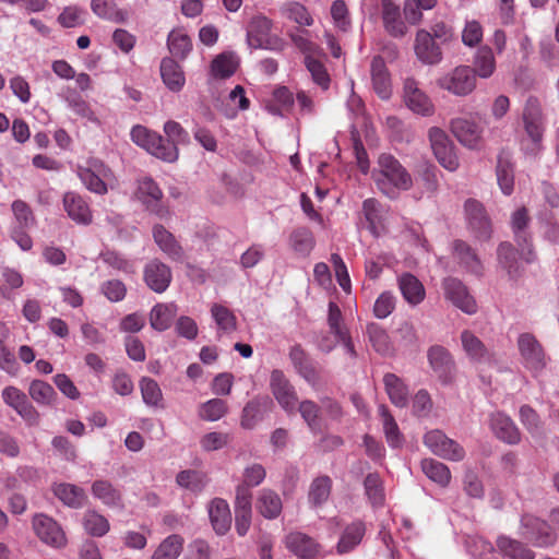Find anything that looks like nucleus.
<instances>
[{
    "label": "nucleus",
    "instance_id": "774afa93",
    "mask_svg": "<svg viewBox=\"0 0 559 559\" xmlns=\"http://www.w3.org/2000/svg\"><path fill=\"white\" fill-rule=\"evenodd\" d=\"M520 420L533 437L543 435V426L538 414L528 405L520 408Z\"/></svg>",
    "mask_w": 559,
    "mask_h": 559
},
{
    "label": "nucleus",
    "instance_id": "6e6552de",
    "mask_svg": "<svg viewBox=\"0 0 559 559\" xmlns=\"http://www.w3.org/2000/svg\"><path fill=\"white\" fill-rule=\"evenodd\" d=\"M270 389L278 405L287 414L296 412L298 404L297 392L282 370L274 369L271 372Z\"/></svg>",
    "mask_w": 559,
    "mask_h": 559
},
{
    "label": "nucleus",
    "instance_id": "473e14b6",
    "mask_svg": "<svg viewBox=\"0 0 559 559\" xmlns=\"http://www.w3.org/2000/svg\"><path fill=\"white\" fill-rule=\"evenodd\" d=\"M160 76L164 84L171 92H179L186 83L181 67L170 58H164L160 62Z\"/></svg>",
    "mask_w": 559,
    "mask_h": 559
},
{
    "label": "nucleus",
    "instance_id": "09e8293b",
    "mask_svg": "<svg viewBox=\"0 0 559 559\" xmlns=\"http://www.w3.org/2000/svg\"><path fill=\"white\" fill-rule=\"evenodd\" d=\"M207 477L203 472L195 469H186L178 473L176 483L179 487L191 492H201L207 485Z\"/></svg>",
    "mask_w": 559,
    "mask_h": 559
},
{
    "label": "nucleus",
    "instance_id": "7c9ffc66",
    "mask_svg": "<svg viewBox=\"0 0 559 559\" xmlns=\"http://www.w3.org/2000/svg\"><path fill=\"white\" fill-rule=\"evenodd\" d=\"M366 533V525L362 521H354L348 524L337 543V552L338 554H347L355 549L362 540Z\"/></svg>",
    "mask_w": 559,
    "mask_h": 559
},
{
    "label": "nucleus",
    "instance_id": "bb28decb",
    "mask_svg": "<svg viewBox=\"0 0 559 559\" xmlns=\"http://www.w3.org/2000/svg\"><path fill=\"white\" fill-rule=\"evenodd\" d=\"M92 496L109 508H122V495L112 483L107 479H97L91 486Z\"/></svg>",
    "mask_w": 559,
    "mask_h": 559
},
{
    "label": "nucleus",
    "instance_id": "c756f323",
    "mask_svg": "<svg viewBox=\"0 0 559 559\" xmlns=\"http://www.w3.org/2000/svg\"><path fill=\"white\" fill-rule=\"evenodd\" d=\"M286 546L295 555L304 559L314 558L319 552L318 544L309 536L296 532L286 537Z\"/></svg>",
    "mask_w": 559,
    "mask_h": 559
},
{
    "label": "nucleus",
    "instance_id": "dca6fc26",
    "mask_svg": "<svg viewBox=\"0 0 559 559\" xmlns=\"http://www.w3.org/2000/svg\"><path fill=\"white\" fill-rule=\"evenodd\" d=\"M272 22L263 15L254 16L247 29V43L254 49H269L273 44L271 36Z\"/></svg>",
    "mask_w": 559,
    "mask_h": 559
},
{
    "label": "nucleus",
    "instance_id": "6e6d98bb",
    "mask_svg": "<svg viewBox=\"0 0 559 559\" xmlns=\"http://www.w3.org/2000/svg\"><path fill=\"white\" fill-rule=\"evenodd\" d=\"M366 495L374 508L384 504L385 495L382 480L378 474H368L364 481Z\"/></svg>",
    "mask_w": 559,
    "mask_h": 559
},
{
    "label": "nucleus",
    "instance_id": "603ef678",
    "mask_svg": "<svg viewBox=\"0 0 559 559\" xmlns=\"http://www.w3.org/2000/svg\"><path fill=\"white\" fill-rule=\"evenodd\" d=\"M91 10L100 19L121 23L126 20V13L118 9L114 0H92Z\"/></svg>",
    "mask_w": 559,
    "mask_h": 559
},
{
    "label": "nucleus",
    "instance_id": "79ce46f5",
    "mask_svg": "<svg viewBox=\"0 0 559 559\" xmlns=\"http://www.w3.org/2000/svg\"><path fill=\"white\" fill-rule=\"evenodd\" d=\"M82 525L86 534L103 537L110 530L109 521L95 510H86L82 516Z\"/></svg>",
    "mask_w": 559,
    "mask_h": 559
},
{
    "label": "nucleus",
    "instance_id": "052dcab7",
    "mask_svg": "<svg viewBox=\"0 0 559 559\" xmlns=\"http://www.w3.org/2000/svg\"><path fill=\"white\" fill-rule=\"evenodd\" d=\"M100 259L106 265L112 267L116 271L122 272L124 274H133L135 272L133 261L127 259L124 255L117 251L106 250L100 253Z\"/></svg>",
    "mask_w": 559,
    "mask_h": 559
},
{
    "label": "nucleus",
    "instance_id": "aec40b11",
    "mask_svg": "<svg viewBox=\"0 0 559 559\" xmlns=\"http://www.w3.org/2000/svg\"><path fill=\"white\" fill-rule=\"evenodd\" d=\"M451 131L459 142L468 148H477L480 144L481 129L472 120L465 118L453 119Z\"/></svg>",
    "mask_w": 559,
    "mask_h": 559
},
{
    "label": "nucleus",
    "instance_id": "4c0bfd02",
    "mask_svg": "<svg viewBox=\"0 0 559 559\" xmlns=\"http://www.w3.org/2000/svg\"><path fill=\"white\" fill-rule=\"evenodd\" d=\"M472 69L480 79H489L495 73L496 58L490 47L483 46L476 51Z\"/></svg>",
    "mask_w": 559,
    "mask_h": 559
},
{
    "label": "nucleus",
    "instance_id": "5701e85b",
    "mask_svg": "<svg viewBox=\"0 0 559 559\" xmlns=\"http://www.w3.org/2000/svg\"><path fill=\"white\" fill-rule=\"evenodd\" d=\"M415 53L417 58L427 64H437L442 59L440 47L435 43L431 34L419 29L415 38Z\"/></svg>",
    "mask_w": 559,
    "mask_h": 559
},
{
    "label": "nucleus",
    "instance_id": "0eeeda50",
    "mask_svg": "<svg viewBox=\"0 0 559 559\" xmlns=\"http://www.w3.org/2000/svg\"><path fill=\"white\" fill-rule=\"evenodd\" d=\"M428 138L438 162L445 169L455 171L459 168L460 163L454 151V145L448 134L442 129L432 127L428 131Z\"/></svg>",
    "mask_w": 559,
    "mask_h": 559
},
{
    "label": "nucleus",
    "instance_id": "cd10ccee",
    "mask_svg": "<svg viewBox=\"0 0 559 559\" xmlns=\"http://www.w3.org/2000/svg\"><path fill=\"white\" fill-rule=\"evenodd\" d=\"M496 176L501 192L504 195L512 194L514 189V165L509 153L501 152L498 155Z\"/></svg>",
    "mask_w": 559,
    "mask_h": 559
},
{
    "label": "nucleus",
    "instance_id": "a878e982",
    "mask_svg": "<svg viewBox=\"0 0 559 559\" xmlns=\"http://www.w3.org/2000/svg\"><path fill=\"white\" fill-rule=\"evenodd\" d=\"M53 495L67 507L82 508L87 499L83 488L69 483H56L52 485Z\"/></svg>",
    "mask_w": 559,
    "mask_h": 559
},
{
    "label": "nucleus",
    "instance_id": "9b49d317",
    "mask_svg": "<svg viewBox=\"0 0 559 559\" xmlns=\"http://www.w3.org/2000/svg\"><path fill=\"white\" fill-rule=\"evenodd\" d=\"M518 346L524 366L534 373L546 367V357L539 342L532 334L524 333L519 336Z\"/></svg>",
    "mask_w": 559,
    "mask_h": 559
},
{
    "label": "nucleus",
    "instance_id": "9d476101",
    "mask_svg": "<svg viewBox=\"0 0 559 559\" xmlns=\"http://www.w3.org/2000/svg\"><path fill=\"white\" fill-rule=\"evenodd\" d=\"M403 100L405 106L416 115L429 117L435 112L432 100L413 78H407L404 81Z\"/></svg>",
    "mask_w": 559,
    "mask_h": 559
},
{
    "label": "nucleus",
    "instance_id": "c03bdc74",
    "mask_svg": "<svg viewBox=\"0 0 559 559\" xmlns=\"http://www.w3.org/2000/svg\"><path fill=\"white\" fill-rule=\"evenodd\" d=\"M378 411L382 419V427L386 442L392 448H400L403 444L404 438L394 417L390 414L389 408L383 404L379 406Z\"/></svg>",
    "mask_w": 559,
    "mask_h": 559
},
{
    "label": "nucleus",
    "instance_id": "2eb2a0df",
    "mask_svg": "<svg viewBox=\"0 0 559 559\" xmlns=\"http://www.w3.org/2000/svg\"><path fill=\"white\" fill-rule=\"evenodd\" d=\"M528 223L530 217L525 207H520L512 213L511 228L514 234V239L521 248L525 261L531 263L534 260V252L531 248V237L526 231Z\"/></svg>",
    "mask_w": 559,
    "mask_h": 559
},
{
    "label": "nucleus",
    "instance_id": "a211bd4d",
    "mask_svg": "<svg viewBox=\"0 0 559 559\" xmlns=\"http://www.w3.org/2000/svg\"><path fill=\"white\" fill-rule=\"evenodd\" d=\"M464 207L468 225L476 236L480 239H488L491 234V226L483 204L469 199L465 202Z\"/></svg>",
    "mask_w": 559,
    "mask_h": 559
},
{
    "label": "nucleus",
    "instance_id": "ddd939ff",
    "mask_svg": "<svg viewBox=\"0 0 559 559\" xmlns=\"http://www.w3.org/2000/svg\"><path fill=\"white\" fill-rule=\"evenodd\" d=\"M136 199L152 213L160 218L166 217L169 212L160 201L163 192L156 182L151 178H143L138 182V189L135 192Z\"/></svg>",
    "mask_w": 559,
    "mask_h": 559
},
{
    "label": "nucleus",
    "instance_id": "3c124183",
    "mask_svg": "<svg viewBox=\"0 0 559 559\" xmlns=\"http://www.w3.org/2000/svg\"><path fill=\"white\" fill-rule=\"evenodd\" d=\"M421 471L432 481L444 487L450 483L451 473L447 465L433 459L421 461Z\"/></svg>",
    "mask_w": 559,
    "mask_h": 559
},
{
    "label": "nucleus",
    "instance_id": "ea45409f",
    "mask_svg": "<svg viewBox=\"0 0 559 559\" xmlns=\"http://www.w3.org/2000/svg\"><path fill=\"white\" fill-rule=\"evenodd\" d=\"M185 539L181 535L171 534L156 547L151 559H178L183 549Z\"/></svg>",
    "mask_w": 559,
    "mask_h": 559
},
{
    "label": "nucleus",
    "instance_id": "bf43d9fd",
    "mask_svg": "<svg viewBox=\"0 0 559 559\" xmlns=\"http://www.w3.org/2000/svg\"><path fill=\"white\" fill-rule=\"evenodd\" d=\"M305 66L311 74L312 81L323 91H326L330 86L331 79L324 64L312 56H306Z\"/></svg>",
    "mask_w": 559,
    "mask_h": 559
},
{
    "label": "nucleus",
    "instance_id": "f3484780",
    "mask_svg": "<svg viewBox=\"0 0 559 559\" xmlns=\"http://www.w3.org/2000/svg\"><path fill=\"white\" fill-rule=\"evenodd\" d=\"M427 357L437 377L443 383L451 381L455 365L450 352L443 346L433 345L428 349Z\"/></svg>",
    "mask_w": 559,
    "mask_h": 559
},
{
    "label": "nucleus",
    "instance_id": "f704fd0d",
    "mask_svg": "<svg viewBox=\"0 0 559 559\" xmlns=\"http://www.w3.org/2000/svg\"><path fill=\"white\" fill-rule=\"evenodd\" d=\"M385 392L396 407H406L408 405V388L404 381L394 373H386L383 377Z\"/></svg>",
    "mask_w": 559,
    "mask_h": 559
},
{
    "label": "nucleus",
    "instance_id": "f03ea898",
    "mask_svg": "<svg viewBox=\"0 0 559 559\" xmlns=\"http://www.w3.org/2000/svg\"><path fill=\"white\" fill-rule=\"evenodd\" d=\"M524 135L520 140V148L527 156H536L543 150L545 120L540 103L535 97L526 100L523 109Z\"/></svg>",
    "mask_w": 559,
    "mask_h": 559
},
{
    "label": "nucleus",
    "instance_id": "39448f33",
    "mask_svg": "<svg viewBox=\"0 0 559 559\" xmlns=\"http://www.w3.org/2000/svg\"><path fill=\"white\" fill-rule=\"evenodd\" d=\"M78 176L85 188L96 194H106L114 180L111 169L99 159H91L86 167H79Z\"/></svg>",
    "mask_w": 559,
    "mask_h": 559
},
{
    "label": "nucleus",
    "instance_id": "a19ab883",
    "mask_svg": "<svg viewBox=\"0 0 559 559\" xmlns=\"http://www.w3.org/2000/svg\"><path fill=\"white\" fill-rule=\"evenodd\" d=\"M290 248L300 257H308L314 248L316 240L307 227H298L289 236Z\"/></svg>",
    "mask_w": 559,
    "mask_h": 559
},
{
    "label": "nucleus",
    "instance_id": "393cba45",
    "mask_svg": "<svg viewBox=\"0 0 559 559\" xmlns=\"http://www.w3.org/2000/svg\"><path fill=\"white\" fill-rule=\"evenodd\" d=\"M490 427L493 433L509 444H516L521 440V433L514 421L503 413H495L490 418Z\"/></svg>",
    "mask_w": 559,
    "mask_h": 559
},
{
    "label": "nucleus",
    "instance_id": "338daca9",
    "mask_svg": "<svg viewBox=\"0 0 559 559\" xmlns=\"http://www.w3.org/2000/svg\"><path fill=\"white\" fill-rule=\"evenodd\" d=\"M28 393L36 403L41 405L50 404L56 396L53 388L41 380H34L29 385Z\"/></svg>",
    "mask_w": 559,
    "mask_h": 559
},
{
    "label": "nucleus",
    "instance_id": "0e129e2a",
    "mask_svg": "<svg viewBox=\"0 0 559 559\" xmlns=\"http://www.w3.org/2000/svg\"><path fill=\"white\" fill-rule=\"evenodd\" d=\"M237 62L231 55L222 53L217 56L211 64V72L214 78L226 79L236 71Z\"/></svg>",
    "mask_w": 559,
    "mask_h": 559
},
{
    "label": "nucleus",
    "instance_id": "72a5a7b5",
    "mask_svg": "<svg viewBox=\"0 0 559 559\" xmlns=\"http://www.w3.org/2000/svg\"><path fill=\"white\" fill-rule=\"evenodd\" d=\"M209 515L215 532L219 535L225 534L231 523V515L228 503L219 498L212 500L209 507Z\"/></svg>",
    "mask_w": 559,
    "mask_h": 559
},
{
    "label": "nucleus",
    "instance_id": "6ab92c4d",
    "mask_svg": "<svg viewBox=\"0 0 559 559\" xmlns=\"http://www.w3.org/2000/svg\"><path fill=\"white\" fill-rule=\"evenodd\" d=\"M173 278L171 270L158 260L150 261L144 267V281L155 293H164Z\"/></svg>",
    "mask_w": 559,
    "mask_h": 559
},
{
    "label": "nucleus",
    "instance_id": "de8ad7c7",
    "mask_svg": "<svg viewBox=\"0 0 559 559\" xmlns=\"http://www.w3.org/2000/svg\"><path fill=\"white\" fill-rule=\"evenodd\" d=\"M64 100L68 107L81 118L86 119L87 121L99 124V120L91 109L87 102L83 99V97L75 91L68 88L67 94L64 96Z\"/></svg>",
    "mask_w": 559,
    "mask_h": 559
},
{
    "label": "nucleus",
    "instance_id": "58836bf2",
    "mask_svg": "<svg viewBox=\"0 0 559 559\" xmlns=\"http://www.w3.org/2000/svg\"><path fill=\"white\" fill-rule=\"evenodd\" d=\"M453 253L459 263L468 272L476 275L481 274L483 266L480 260L467 243L462 240L454 241Z\"/></svg>",
    "mask_w": 559,
    "mask_h": 559
},
{
    "label": "nucleus",
    "instance_id": "c9c22d12",
    "mask_svg": "<svg viewBox=\"0 0 559 559\" xmlns=\"http://www.w3.org/2000/svg\"><path fill=\"white\" fill-rule=\"evenodd\" d=\"M177 311L178 308L174 302L155 305L150 311L151 326L158 332L166 331L170 328Z\"/></svg>",
    "mask_w": 559,
    "mask_h": 559
},
{
    "label": "nucleus",
    "instance_id": "a18cd8bd",
    "mask_svg": "<svg viewBox=\"0 0 559 559\" xmlns=\"http://www.w3.org/2000/svg\"><path fill=\"white\" fill-rule=\"evenodd\" d=\"M498 260L511 280L519 277L520 265L518 262V251L510 242L500 243L498 247Z\"/></svg>",
    "mask_w": 559,
    "mask_h": 559
},
{
    "label": "nucleus",
    "instance_id": "423d86ee",
    "mask_svg": "<svg viewBox=\"0 0 559 559\" xmlns=\"http://www.w3.org/2000/svg\"><path fill=\"white\" fill-rule=\"evenodd\" d=\"M32 526L36 536L52 548H63L67 536L61 525L51 516L38 513L33 516Z\"/></svg>",
    "mask_w": 559,
    "mask_h": 559
},
{
    "label": "nucleus",
    "instance_id": "7ed1b4c3",
    "mask_svg": "<svg viewBox=\"0 0 559 559\" xmlns=\"http://www.w3.org/2000/svg\"><path fill=\"white\" fill-rule=\"evenodd\" d=\"M130 134L136 145L145 148L153 156L168 163L177 160L178 148L174 143L166 142L156 132H152L143 126H134Z\"/></svg>",
    "mask_w": 559,
    "mask_h": 559
},
{
    "label": "nucleus",
    "instance_id": "1a4fd4ad",
    "mask_svg": "<svg viewBox=\"0 0 559 559\" xmlns=\"http://www.w3.org/2000/svg\"><path fill=\"white\" fill-rule=\"evenodd\" d=\"M443 295L454 307L467 314L477 312V302L469 294L466 285L456 277H445L442 281Z\"/></svg>",
    "mask_w": 559,
    "mask_h": 559
},
{
    "label": "nucleus",
    "instance_id": "4be33fe9",
    "mask_svg": "<svg viewBox=\"0 0 559 559\" xmlns=\"http://www.w3.org/2000/svg\"><path fill=\"white\" fill-rule=\"evenodd\" d=\"M63 209L68 216L79 225H90L93 219L92 211L87 202L76 192H66L63 195Z\"/></svg>",
    "mask_w": 559,
    "mask_h": 559
},
{
    "label": "nucleus",
    "instance_id": "13d9d810",
    "mask_svg": "<svg viewBox=\"0 0 559 559\" xmlns=\"http://www.w3.org/2000/svg\"><path fill=\"white\" fill-rule=\"evenodd\" d=\"M369 342L376 352L381 355H388L391 352V342L386 331L377 323L367 325Z\"/></svg>",
    "mask_w": 559,
    "mask_h": 559
},
{
    "label": "nucleus",
    "instance_id": "f257e3e1",
    "mask_svg": "<svg viewBox=\"0 0 559 559\" xmlns=\"http://www.w3.org/2000/svg\"><path fill=\"white\" fill-rule=\"evenodd\" d=\"M371 177L377 188L390 199L396 198L400 191L408 190L413 186L409 173L390 154L379 156Z\"/></svg>",
    "mask_w": 559,
    "mask_h": 559
},
{
    "label": "nucleus",
    "instance_id": "f8f14e48",
    "mask_svg": "<svg viewBox=\"0 0 559 559\" xmlns=\"http://www.w3.org/2000/svg\"><path fill=\"white\" fill-rule=\"evenodd\" d=\"M522 535L532 540L537 547H548L556 543L557 536L551 527L543 520L526 514L521 520Z\"/></svg>",
    "mask_w": 559,
    "mask_h": 559
},
{
    "label": "nucleus",
    "instance_id": "e2e57ef3",
    "mask_svg": "<svg viewBox=\"0 0 559 559\" xmlns=\"http://www.w3.org/2000/svg\"><path fill=\"white\" fill-rule=\"evenodd\" d=\"M227 403L221 399H212L200 406L199 416L207 421H216L227 414Z\"/></svg>",
    "mask_w": 559,
    "mask_h": 559
},
{
    "label": "nucleus",
    "instance_id": "680f3d73",
    "mask_svg": "<svg viewBox=\"0 0 559 559\" xmlns=\"http://www.w3.org/2000/svg\"><path fill=\"white\" fill-rule=\"evenodd\" d=\"M263 419L262 404L254 399L248 402L241 414L240 425L243 429H253Z\"/></svg>",
    "mask_w": 559,
    "mask_h": 559
},
{
    "label": "nucleus",
    "instance_id": "b1692460",
    "mask_svg": "<svg viewBox=\"0 0 559 559\" xmlns=\"http://www.w3.org/2000/svg\"><path fill=\"white\" fill-rule=\"evenodd\" d=\"M372 86L381 99H389L392 94L390 73L382 57H373L370 66Z\"/></svg>",
    "mask_w": 559,
    "mask_h": 559
},
{
    "label": "nucleus",
    "instance_id": "2f4dec72",
    "mask_svg": "<svg viewBox=\"0 0 559 559\" xmlns=\"http://www.w3.org/2000/svg\"><path fill=\"white\" fill-rule=\"evenodd\" d=\"M362 213L368 223L369 231L379 237L384 233V211L380 202L376 199H367L362 202Z\"/></svg>",
    "mask_w": 559,
    "mask_h": 559
},
{
    "label": "nucleus",
    "instance_id": "69168bd1",
    "mask_svg": "<svg viewBox=\"0 0 559 559\" xmlns=\"http://www.w3.org/2000/svg\"><path fill=\"white\" fill-rule=\"evenodd\" d=\"M300 416L306 421L311 431L320 430V406L311 400L301 401L297 404Z\"/></svg>",
    "mask_w": 559,
    "mask_h": 559
},
{
    "label": "nucleus",
    "instance_id": "412c9836",
    "mask_svg": "<svg viewBox=\"0 0 559 559\" xmlns=\"http://www.w3.org/2000/svg\"><path fill=\"white\" fill-rule=\"evenodd\" d=\"M381 16L384 29L393 37H403L407 27L401 16L400 5L394 0H381Z\"/></svg>",
    "mask_w": 559,
    "mask_h": 559
},
{
    "label": "nucleus",
    "instance_id": "864d4df0",
    "mask_svg": "<svg viewBox=\"0 0 559 559\" xmlns=\"http://www.w3.org/2000/svg\"><path fill=\"white\" fill-rule=\"evenodd\" d=\"M140 390L143 402L151 407L163 408V393L158 383L151 378L144 377L140 381Z\"/></svg>",
    "mask_w": 559,
    "mask_h": 559
},
{
    "label": "nucleus",
    "instance_id": "4d7b16f0",
    "mask_svg": "<svg viewBox=\"0 0 559 559\" xmlns=\"http://www.w3.org/2000/svg\"><path fill=\"white\" fill-rule=\"evenodd\" d=\"M170 53L177 58H185L191 50V39L182 29H174L167 40Z\"/></svg>",
    "mask_w": 559,
    "mask_h": 559
},
{
    "label": "nucleus",
    "instance_id": "8fccbe9b",
    "mask_svg": "<svg viewBox=\"0 0 559 559\" xmlns=\"http://www.w3.org/2000/svg\"><path fill=\"white\" fill-rule=\"evenodd\" d=\"M499 550L510 559H534V552L522 543L501 536L497 540Z\"/></svg>",
    "mask_w": 559,
    "mask_h": 559
},
{
    "label": "nucleus",
    "instance_id": "4468645a",
    "mask_svg": "<svg viewBox=\"0 0 559 559\" xmlns=\"http://www.w3.org/2000/svg\"><path fill=\"white\" fill-rule=\"evenodd\" d=\"M460 341L464 354L472 362L489 365L493 361L492 352L474 332L463 330L460 335Z\"/></svg>",
    "mask_w": 559,
    "mask_h": 559
},
{
    "label": "nucleus",
    "instance_id": "5fc2aeb1",
    "mask_svg": "<svg viewBox=\"0 0 559 559\" xmlns=\"http://www.w3.org/2000/svg\"><path fill=\"white\" fill-rule=\"evenodd\" d=\"M211 316L219 331L230 333L236 330L237 319L233 311L226 306L213 304L211 307Z\"/></svg>",
    "mask_w": 559,
    "mask_h": 559
},
{
    "label": "nucleus",
    "instance_id": "37998d69",
    "mask_svg": "<svg viewBox=\"0 0 559 559\" xmlns=\"http://www.w3.org/2000/svg\"><path fill=\"white\" fill-rule=\"evenodd\" d=\"M257 508L264 518L275 519L281 514L283 504L276 492L263 489L259 495Z\"/></svg>",
    "mask_w": 559,
    "mask_h": 559
},
{
    "label": "nucleus",
    "instance_id": "e433bc0d",
    "mask_svg": "<svg viewBox=\"0 0 559 559\" xmlns=\"http://www.w3.org/2000/svg\"><path fill=\"white\" fill-rule=\"evenodd\" d=\"M399 287L404 299L412 306L420 304L425 298V288L421 282L409 273L399 278Z\"/></svg>",
    "mask_w": 559,
    "mask_h": 559
},
{
    "label": "nucleus",
    "instance_id": "49530a36",
    "mask_svg": "<svg viewBox=\"0 0 559 559\" xmlns=\"http://www.w3.org/2000/svg\"><path fill=\"white\" fill-rule=\"evenodd\" d=\"M332 479L329 476H319L309 486L308 500L311 506L319 507L325 503L331 495Z\"/></svg>",
    "mask_w": 559,
    "mask_h": 559
},
{
    "label": "nucleus",
    "instance_id": "20e7f679",
    "mask_svg": "<svg viewBox=\"0 0 559 559\" xmlns=\"http://www.w3.org/2000/svg\"><path fill=\"white\" fill-rule=\"evenodd\" d=\"M437 85L450 94L464 97L474 92L477 86L475 72L469 66H457L437 80Z\"/></svg>",
    "mask_w": 559,
    "mask_h": 559
},
{
    "label": "nucleus",
    "instance_id": "c85d7f7f",
    "mask_svg": "<svg viewBox=\"0 0 559 559\" xmlns=\"http://www.w3.org/2000/svg\"><path fill=\"white\" fill-rule=\"evenodd\" d=\"M153 238L159 249L170 259L179 261L183 257V250L171 233L164 226L155 225L153 228Z\"/></svg>",
    "mask_w": 559,
    "mask_h": 559
}]
</instances>
